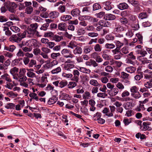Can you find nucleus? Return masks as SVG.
Returning a JSON list of instances; mask_svg holds the SVG:
<instances>
[{
  "label": "nucleus",
  "mask_w": 152,
  "mask_h": 152,
  "mask_svg": "<svg viewBox=\"0 0 152 152\" xmlns=\"http://www.w3.org/2000/svg\"><path fill=\"white\" fill-rule=\"evenodd\" d=\"M4 4L8 10L12 13H15V9L17 7V5L14 2L10 1L6 2L4 3Z\"/></svg>",
  "instance_id": "1"
},
{
  "label": "nucleus",
  "mask_w": 152,
  "mask_h": 152,
  "mask_svg": "<svg viewBox=\"0 0 152 152\" xmlns=\"http://www.w3.org/2000/svg\"><path fill=\"white\" fill-rule=\"evenodd\" d=\"M26 72V70L25 69H20L18 73L19 78L17 80L20 82L25 81L27 79L26 77L24 75Z\"/></svg>",
  "instance_id": "2"
},
{
  "label": "nucleus",
  "mask_w": 152,
  "mask_h": 152,
  "mask_svg": "<svg viewBox=\"0 0 152 152\" xmlns=\"http://www.w3.org/2000/svg\"><path fill=\"white\" fill-rule=\"evenodd\" d=\"M126 30V28L121 24L116 23L114 28L113 31L115 33H121Z\"/></svg>",
  "instance_id": "3"
},
{
  "label": "nucleus",
  "mask_w": 152,
  "mask_h": 152,
  "mask_svg": "<svg viewBox=\"0 0 152 152\" xmlns=\"http://www.w3.org/2000/svg\"><path fill=\"white\" fill-rule=\"evenodd\" d=\"M61 53L66 58H73L74 56L72 54L71 51L67 49H64L61 51Z\"/></svg>",
  "instance_id": "4"
},
{
  "label": "nucleus",
  "mask_w": 152,
  "mask_h": 152,
  "mask_svg": "<svg viewBox=\"0 0 152 152\" xmlns=\"http://www.w3.org/2000/svg\"><path fill=\"white\" fill-rule=\"evenodd\" d=\"M19 69L16 67H14L11 68L10 71V73L12 75L14 79L16 80L19 78L18 72Z\"/></svg>",
  "instance_id": "5"
},
{
  "label": "nucleus",
  "mask_w": 152,
  "mask_h": 152,
  "mask_svg": "<svg viewBox=\"0 0 152 152\" xmlns=\"http://www.w3.org/2000/svg\"><path fill=\"white\" fill-rule=\"evenodd\" d=\"M37 23L31 24L30 25V28H29V37L33 36L35 34L36 31V29L37 28Z\"/></svg>",
  "instance_id": "6"
},
{
  "label": "nucleus",
  "mask_w": 152,
  "mask_h": 152,
  "mask_svg": "<svg viewBox=\"0 0 152 152\" xmlns=\"http://www.w3.org/2000/svg\"><path fill=\"white\" fill-rule=\"evenodd\" d=\"M9 39L10 41L12 42L18 43L21 41L22 39L20 37L18 36L17 34L12 35L10 38Z\"/></svg>",
  "instance_id": "7"
},
{
  "label": "nucleus",
  "mask_w": 152,
  "mask_h": 152,
  "mask_svg": "<svg viewBox=\"0 0 152 152\" xmlns=\"http://www.w3.org/2000/svg\"><path fill=\"white\" fill-rule=\"evenodd\" d=\"M30 41L29 44V52L31 50L32 48H34L36 47L37 45V42L36 39H31Z\"/></svg>",
  "instance_id": "8"
},
{
  "label": "nucleus",
  "mask_w": 152,
  "mask_h": 152,
  "mask_svg": "<svg viewBox=\"0 0 152 152\" xmlns=\"http://www.w3.org/2000/svg\"><path fill=\"white\" fill-rule=\"evenodd\" d=\"M85 64L86 66H92L95 67L98 66V64L95 61L92 59L86 61L85 63Z\"/></svg>",
  "instance_id": "9"
},
{
  "label": "nucleus",
  "mask_w": 152,
  "mask_h": 152,
  "mask_svg": "<svg viewBox=\"0 0 152 152\" xmlns=\"http://www.w3.org/2000/svg\"><path fill=\"white\" fill-rule=\"evenodd\" d=\"M104 9L107 10H111L113 7V5L111 4V2L109 1H107L103 3Z\"/></svg>",
  "instance_id": "10"
},
{
  "label": "nucleus",
  "mask_w": 152,
  "mask_h": 152,
  "mask_svg": "<svg viewBox=\"0 0 152 152\" xmlns=\"http://www.w3.org/2000/svg\"><path fill=\"white\" fill-rule=\"evenodd\" d=\"M104 18L106 20H111L115 19L116 17L112 14L108 13L105 15Z\"/></svg>",
  "instance_id": "11"
},
{
  "label": "nucleus",
  "mask_w": 152,
  "mask_h": 152,
  "mask_svg": "<svg viewBox=\"0 0 152 152\" xmlns=\"http://www.w3.org/2000/svg\"><path fill=\"white\" fill-rule=\"evenodd\" d=\"M148 13L147 12H144L139 13L138 17L139 19L142 20L148 18Z\"/></svg>",
  "instance_id": "12"
},
{
  "label": "nucleus",
  "mask_w": 152,
  "mask_h": 152,
  "mask_svg": "<svg viewBox=\"0 0 152 152\" xmlns=\"http://www.w3.org/2000/svg\"><path fill=\"white\" fill-rule=\"evenodd\" d=\"M58 28L61 31H66L67 28L66 24L64 22L59 23L58 26Z\"/></svg>",
  "instance_id": "13"
},
{
  "label": "nucleus",
  "mask_w": 152,
  "mask_h": 152,
  "mask_svg": "<svg viewBox=\"0 0 152 152\" xmlns=\"http://www.w3.org/2000/svg\"><path fill=\"white\" fill-rule=\"evenodd\" d=\"M117 6L118 8L121 10L127 9L129 7L128 4L125 2L119 4Z\"/></svg>",
  "instance_id": "14"
},
{
  "label": "nucleus",
  "mask_w": 152,
  "mask_h": 152,
  "mask_svg": "<svg viewBox=\"0 0 152 152\" xmlns=\"http://www.w3.org/2000/svg\"><path fill=\"white\" fill-rule=\"evenodd\" d=\"M80 11L78 8H75L71 12V13L72 15L74 17H76L78 16L80 14Z\"/></svg>",
  "instance_id": "15"
},
{
  "label": "nucleus",
  "mask_w": 152,
  "mask_h": 152,
  "mask_svg": "<svg viewBox=\"0 0 152 152\" xmlns=\"http://www.w3.org/2000/svg\"><path fill=\"white\" fill-rule=\"evenodd\" d=\"M3 31L5 32V34L8 37L11 35L12 33L9 29V28L7 26H4L3 27Z\"/></svg>",
  "instance_id": "16"
},
{
  "label": "nucleus",
  "mask_w": 152,
  "mask_h": 152,
  "mask_svg": "<svg viewBox=\"0 0 152 152\" xmlns=\"http://www.w3.org/2000/svg\"><path fill=\"white\" fill-rule=\"evenodd\" d=\"M73 53L74 54H80L82 52V49L80 46L76 47L73 50Z\"/></svg>",
  "instance_id": "17"
},
{
  "label": "nucleus",
  "mask_w": 152,
  "mask_h": 152,
  "mask_svg": "<svg viewBox=\"0 0 152 152\" xmlns=\"http://www.w3.org/2000/svg\"><path fill=\"white\" fill-rule=\"evenodd\" d=\"M4 50L11 52H13L16 48V47L14 45H10L8 46H5Z\"/></svg>",
  "instance_id": "18"
},
{
  "label": "nucleus",
  "mask_w": 152,
  "mask_h": 152,
  "mask_svg": "<svg viewBox=\"0 0 152 152\" xmlns=\"http://www.w3.org/2000/svg\"><path fill=\"white\" fill-rule=\"evenodd\" d=\"M143 77V72H138L137 74L134 76V78L135 80L138 81L142 78Z\"/></svg>",
  "instance_id": "19"
},
{
  "label": "nucleus",
  "mask_w": 152,
  "mask_h": 152,
  "mask_svg": "<svg viewBox=\"0 0 152 152\" xmlns=\"http://www.w3.org/2000/svg\"><path fill=\"white\" fill-rule=\"evenodd\" d=\"M59 14V12L55 11L50 12L49 15L52 18H54L58 17Z\"/></svg>",
  "instance_id": "20"
},
{
  "label": "nucleus",
  "mask_w": 152,
  "mask_h": 152,
  "mask_svg": "<svg viewBox=\"0 0 152 152\" xmlns=\"http://www.w3.org/2000/svg\"><path fill=\"white\" fill-rule=\"evenodd\" d=\"M75 66V65L71 64H65L64 65V69L65 70H70Z\"/></svg>",
  "instance_id": "21"
},
{
  "label": "nucleus",
  "mask_w": 152,
  "mask_h": 152,
  "mask_svg": "<svg viewBox=\"0 0 152 152\" xmlns=\"http://www.w3.org/2000/svg\"><path fill=\"white\" fill-rule=\"evenodd\" d=\"M63 39V37L62 36H59L57 34L54 35L53 38V40L57 42H60Z\"/></svg>",
  "instance_id": "22"
},
{
  "label": "nucleus",
  "mask_w": 152,
  "mask_h": 152,
  "mask_svg": "<svg viewBox=\"0 0 152 152\" xmlns=\"http://www.w3.org/2000/svg\"><path fill=\"white\" fill-rule=\"evenodd\" d=\"M72 18V17L71 15H66L61 16L60 19L62 20L65 21L71 19Z\"/></svg>",
  "instance_id": "23"
},
{
  "label": "nucleus",
  "mask_w": 152,
  "mask_h": 152,
  "mask_svg": "<svg viewBox=\"0 0 152 152\" xmlns=\"http://www.w3.org/2000/svg\"><path fill=\"white\" fill-rule=\"evenodd\" d=\"M136 36L137 37L138 42L139 44H142L143 43V37L140 33H137L136 34Z\"/></svg>",
  "instance_id": "24"
},
{
  "label": "nucleus",
  "mask_w": 152,
  "mask_h": 152,
  "mask_svg": "<svg viewBox=\"0 0 152 152\" xmlns=\"http://www.w3.org/2000/svg\"><path fill=\"white\" fill-rule=\"evenodd\" d=\"M24 56L23 58V61L25 65H27L28 64V53H26Z\"/></svg>",
  "instance_id": "25"
},
{
  "label": "nucleus",
  "mask_w": 152,
  "mask_h": 152,
  "mask_svg": "<svg viewBox=\"0 0 152 152\" xmlns=\"http://www.w3.org/2000/svg\"><path fill=\"white\" fill-rule=\"evenodd\" d=\"M136 70L135 67L133 66H129L126 68V71L130 73H132L134 72Z\"/></svg>",
  "instance_id": "26"
},
{
  "label": "nucleus",
  "mask_w": 152,
  "mask_h": 152,
  "mask_svg": "<svg viewBox=\"0 0 152 152\" xmlns=\"http://www.w3.org/2000/svg\"><path fill=\"white\" fill-rule=\"evenodd\" d=\"M61 68L60 66H58L56 68L52 70L51 71V73L53 74H57L61 72Z\"/></svg>",
  "instance_id": "27"
},
{
  "label": "nucleus",
  "mask_w": 152,
  "mask_h": 152,
  "mask_svg": "<svg viewBox=\"0 0 152 152\" xmlns=\"http://www.w3.org/2000/svg\"><path fill=\"white\" fill-rule=\"evenodd\" d=\"M68 85V82L66 80H61L59 84V86L61 88H63Z\"/></svg>",
  "instance_id": "28"
},
{
  "label": "nucleus",
  "mask_w": 152,
  "mask_h": 152,
  "mask_svg": "<svg viewBox=\"0 0 152 152\" xmlns=\"http://www.w3.org/2000/svg\"><path fill=\"white\" fill-rule=\"evenodd\" d=\"M57 100V98L56 97L51 98L48 101V104L50 105L53 104L55 103Z\"/></svg>",
  "instance_id": "29"
},
{
  "label": "nucleus",
  "mask_w": 152,
  "mask_h": 152,
  "mask_svg": "<svg viewBox=\"0 0 152 152\" xmlns=\"http://www.w3.org/2000/svg\"><path fill=\"white\" fill-rule=\"evenodd\" d=\"M94 49L96 52H100L102 50L101 46L99 44H97L94 46Z\"/></svg>",
  "instance_id": "30"
},
{
  "label": "nucleus",
  "mask_w": 152,
  "mask_h": 152,
  "mask_svg": "<svg viewBox=\"0 0 152 152\" xmlns=\"http://www.w3.org/2000/svg\"><path fill=\"white\" fill-rule=\"evenodd\" d=\"M132 104L131 102H127L124 103L123 106L126 110H129L131 108Z\"/></svg>",
  "instance_id": "31"
},
{
  "label": "nucleus",
  "mask_w": 152,
  "mask_h": 152,
  "mask_svg": "<svg viewBox=\"0 0 152 152\" xmlns=\"http://www.w3.org/2000/svg\"><path fill=\"white\" fill-rule=\"evenodd\" d=\"M134 23H135L133 24L132 25V27L133 29V30H137L140 28L138 20H137L136 22H134Z\"/></svg>",
  "instance_id": "32"
},
{
  "label": "nucleus",
  "mask_w": 152,
  "mask_h": 152,
  "mask_svg": "<svg viewBox=\"0 0 152 152\" xmlns=\"http://www.w3.org/2000/svg\"><path fill=\"white\" fill-rule=\"evenodd\" d=\"M77 82H69L67 85L68 88H72L75 87L77 85Z\"/></svg>",
  "instance_id": "33"
},
{
  "label": "nucleus",
  "mask_w": 152,
  "mask_h": 152,
  "mask_svg": "<svg viewBox=\"0 0 152 152\" xmlns=\"http://www.w3.org/2000/svg\"><path fill=\"white\" fill-rule=\"evenodd\" d=\"M93 48L90 46H86L85 47L83 50V52L85 54H88L90 53Z\"/></svg>",
  "instance_id": "34"
},
{
  "label": "nucleus",
  "mask_w": 152,
  "mask_h": 152,
  "mask_svg": "<svg viewBox=\"0 0 152 152\" xmlns=\"http://www.w3.org/2000/svg\"><path fill=\"white\" fill-rule=\"evenodd\" d=\"M105 47L107 49H111L115 47V45L112 43H106L105 45Z\"/></svg>",
  "instance_id": "35"
},
{
  "label": "nucleus",
  "mask_w": 152,
  "mask_h": 152,
  "mask_svg": "<svg viewBox=\"0 0 152 152\" xmlns=\"http://www.w3.org/2000/svg\"><path fill=\"white\" fill-rule=\"evenodd\" d=\"M79 70L82 72L86 73L89 74L91 72L89 69L83 67H80Z\"/></svg>",
  "instance_id": "36"
},
{
  "label": "nucleus",
  "mask_w": 152,
  "mask_h": 152,
  "mask_svg": "<svg viewBox=\"0 0 152 152\" xmlns=\"http://www.w3.org/2000/svg\"><path fill=\"white\" fill-rule=\"evenodd\" d=\"M10 29L13 31L15 33L19 32L20 31V29L18 27L15 26H12L10 27Z\"/></svg>",
  "instance_id": "37"
},
{
  "label": "nucleus",
  "mask_w": 152,
  "mask_h": 152,
  "mask_svg": "<svg viewBox=\"0 0 152 152\" xmlns=\"http://www.w3.org/2000/svg\"><path fill=\"white\" fill-rule=\"evenodd\" d=\"M90 94L88 91H86L83 94V99H90L91 98Z\"/></svg>",
  "instance_id": "38"
},
{
  "label": "nucleus",
  "mask_w": 152,
  "mask_h": 152,
  "mask_svg": "<svg viewBox=\"0 0 152 152\" xmlns=\"http://www.w3.org/2000/svg\"><path fill=\"white\" fill-rule=\"evenodd\" d=\"M101 6L100 4L98 3L94 4L93 5V10L95 11L99 10L101 8Z\"/></svg>",
  "instance_id": "39"
},
{
  "label": "nucleus",
  "mask_w": 152,
  "mask_h": 152,
  "mask_svg": "<svg viewBox=\"0 0 152 152\" xmlns=\"http://www.w3.org/2000/svg\"><path fill=\"white\" fill-rule=\"evenodd\" d=\"M138 88L135 86H132L130 88V91L131 92V94L138 92Z\"/></svg>",
  "instance_id": "40"
},
{
  "label": "nucleus",
  "mask_w": 152,
  "mask_h": 152,
  "mask_svg": "<svg viewBox=\"0 0 152 152\" xmlns=\"http://www.w3.org/2000/svg\"><path fill=\"white\" fill-rule=\"evenodd\" d=\"M9 18L11 20H19V18L16 15H15L13 14L10 15Z\"/></svg>",
  "instance_id": "41"
},
{
  "label": "nucleus",
  "mask_w": 152,
  "mask_h": 152,
  "mask_svg": "<svg viewBox=\"0 0 152 152\" xmlns=\"http://www.w3.org/2000/svg\"><path fill=\"white\" fill-rule=\"evenodd\" d=\"M120 21L122 24L125 25L127 23L128 20L127 18L123 17L120 18Z\"/></svg>",
  "instance_id": "42"
},
{
  "label": "nucleus",
  "mask_w": 152,
  "mask_h": 152,
  "mask_svg": "<svg viewBox=\"0 0 152 152\" xmlns=\"http://www.w3.org/2000/svg\"><path fill=\"white\" fill-rule=\"evenodd\" d=\"M54 34L53 32L51 31H49L48 32H46L45 33L44 37H52V38H53V37L54 36Z\"/></svg>",
  "instance_id": "43"
},
{
  "label": "nucleus",
  "mask_w": 152,
  "mask_h": 152,
  "mask_svg": "<svg viewBox=\"0 0 152 152\" xmlns=\"http://www.w3.org/2000/svg\"><path fill=\"white\" fill-rule=\"evenodd\" d=\"M59 12L61 13L65 12L66 7L64 5H60L58 8Z\"/></svg>",
  "instance_id": "44"
},
{
  "label": "nucleus",
  "mask_w": 152,
  "mask_h": 152,
  "mask_svg": "<svg viewBox=\"0 0 152 152\" xmlns=\"http://www.w3.org/2000/svg\"><path fill=\"white\" fill-rule=\"evenodd\" d=\"M131 95L133 97L136 99H138L141 97V95L139 92H137L132 94H131Z\"/></svg>",
  "instance_id": "45"
},
{
  "label": "nucleus",
  "mask_w": 152,
  "mask_h": 152,
  "mask_svg": "<svg viewBox=\"0 0 152 152\" xmlns=\"http://www.w3.org/2000/svg\"><path fill=\"white\" fill-rule=\"evenodd\" d=\"M85 33V30L83 28H79L77 31V33L79 35H83Z\"/></svg>",
  "instance_id": "46"
},
{
  "label": "nucleus",
  "mask_w": 152,
  "mask_h": 152,
  "mask_svg": "<svg viewBox=\"0 0 152 152\" xmlns=\"http://www.w3.org/2000/svg\"><path fill=\"white\" fill-rule=\"evenodd\" d=\"M127 58L132 60H135L136 59V56L133 54V52H131L127 56Z\"/></svg>",
  "instance_id": "47"
},
{
  "label": "nucleus",
  "mask_w": 152,
  "mask_h": 152,
  "mask_svg": "<svg viewBox=\"0 0 152 152\" xmlns=\"http://www.w3.org/2000/svg\"><path fill=\"white\" fill-rule=\"evenodd\" d=\"M101 116V113L99 112H97L96 114L94 115L93 117L94 119L95 120H98L100 118Z\"/></svg>",
  "instance_id": "48"
},
{
  "label": "nucleus",
  "mask_w": 152,
  "mask_h": 152,
  "mask_svg": "<svg viewBox=\"0 0 152 152\" xmlns=\"http://www.w3.org/2000/svg\"><path fill=\"white\" fill-rule=\"evenodd\" d=\"M90 83L91 85L95 86H98L99 85L97 80L93 79L91 80Z\"/></svg>",
  "instance_id": "49"
},
{
  "label": "nucleus",
  "mask_w": 152,
  "mask_h": 152,
  "mask_svg": "<svg viewBox=\"0 0 152 152\" xmlns=\"http://www.w3.org/2000/svg\"><path fill=\"white\" fill-rule=\"evenodd\" d=\"M121 51L124 54L128 53L129 52L128 48L126 47H124L121 49Z\"/></svg>",
  "instance_id": "50"
},
{
  "label": "nucleus",
  "mask_w": 152,
  "mask_h": 152,
  "mask_svg": "<svg viewBox=\"0 0 152 152\" xmlns=\"http://www.w3.org/2000/svg\"><path fill=\"white\" fill-rule=\"evenodd\" d=\"M60 54L58 53H53L51 54V56L52 58H53L54 59H56L58 57H59L60 56Z\"/></svg>",
  "instance_id": "51"
},
{
  "label": "nucleus",
  "mask_w": 152,
  "mask_h": 152,
  "mask_svg": "<svg viewBox=\"0 0 152 152\" xmlns=\"http://www.w3.org/2000/svg\"><path fill=\"white\" fill-rule=\"evenodd\" d=\"M105 12L103 11L100 12L99 13L95 14L96 17L98 18H101L105 15Z\"/></svg>",
  "instance_id": "52"
},
{
  "label": "nucleus",
  "mask_w": 152,
  "mask_h": 152,
  "mask_svg": "<svg viewBox=\"0 0 152 152\" xmlns=\"http://www.w3.org/2000/svg\"><path fill=\"white\" fill-rule=\"evenodd\" d=\"M81 111L85 115H88V110L85 107H84L83 108L81 109Z\"/></svg>",
  "instance_id": "53"
},
{
  "label": "nucleus",
  "mask_w": 152,
  "mask_h": 152,
  "mask_svg": "<svg viewBox=\"0 0 152 152\" xmlns=\"http://www.w3.org/2000/svg\"><path fill=\"white\" fill-rule=\"evenodd\" d=\"M33 53L36 56L38 55L39 54H40L41 51L40 49L38 48H35L34 49Z\"/></svg>",
  "instance_id": "54"
},
{
  "label": "nucleus",
  "mask_w": 152,
  "mask_h": 152,
  "mask_svg": "<svg viewBox=\"0 0 152 152\" xmlns=\"http://www.w3.org/2000/svg\"><path fill=\"white\" fill-rule=\"evenodd\" d=\"M128 1L133 6H135L138 4V2L135 0H128Z\"/></svg>",
  "instance_id": "55"
},
{
  "label": "nucleus",
  "mask_w": 152,
  "mask_h": 152,
  "mask_svg": "<svg viewBox=\"0 0 152 152\" xmlns=\"http://www.w3.org/2000/svg\"><path fill=\"white\" fill-rule=\"evenodd\" d=\"M102 57L105 60H109L110 59V56L104 53L102 55Z\"/></svg>",
  "instance_id": "56"
},
{
  "label": "nucleus",
  "mask_w": 152,
  "mask_h": 152,
  "mask_svg": "<svg viewBox=\"0 0 152 152\" xmlns=\"http://www.w3.org/2000/svg\"><path fill=\"white\" fill-rule=\"evenodd\" d=\"M62 99L64 100H68L70 99L69 95L66 93H63L61 94Z\"/></svg>",
  "instance_id": "57"
},
{
  "label": "nucleus",
  "mask_w": 152,
  "mask_h": 152,
  "mask_svg": "<svg viewBox=\"0 0 152 152\" xmlns=\"http://www.w3.org/2000/svg\"><path fill=\"white\" fill-rule=\"evenodd\" d=\"M129 76V74H127L124 72H123L121 73V77L123 79L128 78Z\"/></svg>",
  "instance_id": "58"
},
{
  "label": "nucleus",
  "mask_w": 152,
  "mask_h": 152,
  "mask_svg": "<svg viewBox=\"0 0 152 152\" xmlns=\"http://www.w3.org/2000/svg\"><path fill=\"white\" fill-rule=\"evenodd\" d=\"M113 68L110 66H106L105 68V70L108 72H111L113 70Z\"/></svg>",
  "instance_id": "59"
},
{
  "label": "nucleus",
  "mask_w": 152,
  "mask_h": 152,
  "mask_svg": "<svg viewBox=\"0 0 152 152\" xmlns=\"http://www.w3.org/2000/svg\"><path fill=\"white\" fill-rule=\"evenodd\" d=\"M29 96L35 99L36 100H37L38 99V97L37 96V94L34 93H31L29 94Z\"/></svg>",
  "instance_id": "60"
},
{
  "label": "nucleus",
  "mask_w": 152,
  "mask_h": 152,
  "mask_svg": "<svg viewBox=\"0 0 152 152\" xmlns=\"http://www.w3.org/2000/svg\"><path fill=\"white\" fill-rule=\"evenodd\" d=\"M140 129L143 131H150L152 129V128L149 126H144L142 128V126H141Z\"/></svg>",
  "instance_id": "61"
},
{
  "label": "nucleus",
  "mask_w": 152,
  "mask_h": 152,
  "mask_svg": "<svg viewBox=\"0 0 152 152\" xmlns=\"http://www.w3.org/2000/svg\"><path fill=\"white\" fill-rule=\"evenodd\" d=\"M107 96V94L105 93H99L97 94V96L99 97H102L103 98H105Z\"/></svg>",
  "instance_id": "62"
},
{
  "label": "nucleus",
  "mask_w": 152,
  "mask_h": 152,
  "mask_svg": "<svg viewBox=\"0 0 152 152\" xmlns=\"http://www.w3.org/2000/svg\"><path fill=\"white\" fill-rule=\"evenodd\" d=\"M16 55L17 56L20 57L23 56L25 55L22 50L21 49H20L17 53Z\"/></svg>",
  "instance_id": "63"
},
{
  "label": "nucleus",
  "mask_w": 152,
  "mask_h": 152,
  "mask_svg": "<svg viewBox=\"0 0 152 152\" xmlns=\"http://www.w3.org/2000/svg\"><path fill=\"white\" fill-rule=\"evenodd\" d=\"M144 86L147 88H150L152 87V83L148 81L144 84Z\"/></svg>",
  "instance_id": "64"
}]
</instances>
